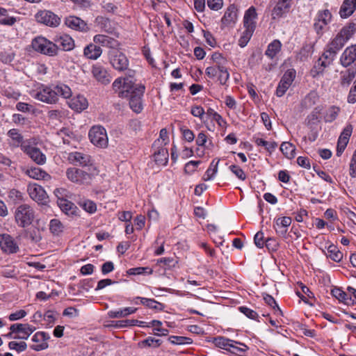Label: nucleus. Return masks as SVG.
Listing matches in <instances>:
<instances>
[{
    "label": "nucleus",
    "instance_id": "obj_54",
    "mask_svg": "<svg viewBox=\"0 0 356 356\" xmlns=\"http://www.w3.org/2000/svg\"><path fill=\"white\" fill-rule=\"evenodd\" d=\"M253 33H254V31H250L245 29V31L243 32V34L238 40L239 46H241V47H244L245 46H246V44L250 40Z\"/></svg>",
    "mask_w": 356,
    "mask_h": 356
},
{
    "label": "nucleus",
    "instance_id": "obj_21",
    "mask_svg": "<svg viewBox=\"0 0 356 356\" xmlns=\"http://www.w3.org/2000/svg\"><path fill=\"white\" fill-rule=\"evenodd\" d=\"M257 19V13L254 6H250L244 14L243 26L245 29L254 31L256 28V20Z\"/></svg>",
    "mask_w": 356,
    "mask_h": 356
},
{
    "label": "nucleus",
    "instance_id": "obj_59",
    "mask_svg": "<svg viewBox=\"0 0 356 356\" xmlns=\"http://www.w3.org/2000/svg\"><path fill=\"white\" fill-rule=\"evenodd\" d=\"M136 323H137V320H134V319L122 320V321H118L115 322V324L113 325V326L116 328L131 327V326H134Z\"/></svg>",
    "mask_w": 356,
    "mask_h": 356
},
{
    "label": "nucleus",
    "instance_id": "obj_19",
    "mask_svg": "<svg viewBox=\"0 0 356 356\" xmlns=\"http://www.w3.org/2000/svg\"><path fill=\"white\" fill-rule=\"evenodd\" d=\"M50 337L49 334L44 332H38L32 337L33 342L35 343L31 346V348L35 350L40 351L45 350L48 348L47 341Z\"/></svg>",
    "mask_w": 356,
    "mask_h": 356
},
{
    "label": "nucleus",
    "instance_id": "obj_28",
    "mask_svg": "<svg viewBox=\"0 0 356 356\" xmlns=\"http://www.w3.org/2000/svg\"><path fill=\"white\" fill-rule=\"evenodd\" d=\"M291 222L292 220L290 217L278 218L273 225V228L278 235L284 236L287 232V228L291 224Z\"/></svg>",
    "mask_w": 356,
    "mask_h": 356
},
{
    "label": "nucleus",
    "instance_id": "obj_8",
    "mask_svg": "<svg viewBox=\"0 0 356 356\" xmlns=\"http://www.w3.org/2000/svg\"><path fill=\"white\" fill-rule=\"evenodd\" d=\"M90 142L95 146L105 148L108 146V139L106 129L102 126H93L88 134Z\"/></svg>",
    "mask_w": 356,
    "mask_h": 356
},
{
    "label": "nucleus",
    "instance_id": "obj_51",
    "mask_svg": "<svg viewBox=\"0 0 356 356\" xmlns=\"http://www.w3.org/2000/svg\"><path fill=\"white\" fill-rule=\"evenodd\" d=\"M153 273V270L149 267H136L132 268L127 270L129 275H143L148 274L151 275Z\"/></svg>",
    "mask_w": 356,
    "mask_h": 356
},
{
    "label": "nucleus",
    "instance_id": "obj_40",
    "mask_svg": "<svg viewBox=\"0 0 356 356\" xmlns=\"http://www.w3.org/2000/svg\"><path fill=\"white\" fill-rule=\"evenodd\" d=\"M17 22L14 17L8 16L6 8H0V24L12 26Z\"/></svg>",
    "mask_w": 356,
    "mask_h": 356
},
{
    "label": "nucleus",
    "instance_id": "obj_38",
    "mask_svg": "<svg viewBox=\"0 0 356 356\" xmlns=\"http://www.w3.org/2000/svg\"><path fill=\"white\" fill-rule=\"evenodd\" d=\"M326 256L335 262H339L343 258V253L338 250L337 246L331 244L327 248Z\"/></svg>",
    "mask_w": 356,
    "mask_h": 356
},
{
    "label": "nucleus",
    "instance_id": "obj_20",
    "mask_svg": "<svg viewBox=\"0 0 356 356\" xmlns=\"http://www.w3.org/2000/svg\"><path fill=\"white\" fill-rule=\"evenodd\" d=\"M238 8L234 4H232L226 9L221 23L223 26H233L238 18Z\"/></svg>",
    "mask_w": 356,
    "mask_h": 356
},
{
    "label": "nucleus",
    "instance_id": "obj_63",
    "mask_svg": "<svg viewBox=\"0 0 356 356\" xmlns=\"http://www.w3.org/2000/svg\"><path fill=\"white\" fill-rule=\"evenodd\" d=\"M349 175L353 178L356 177V149L354 151L350 162Z\"/></svg>",
    "mask_w": 356,
    "mask_h": 356
},
{
    "label": "nucleus",
    "instance_id": "obj_61",
    "mask_svg": "<svg viewBox=\"0 0 356 356\" xmlns=\"http://www.w3.org/2000/svg\"><path fill=\"white\" fill-rule=\"evenodd\" d=\"M180 131L182 134L183 138L188 141V142H192L195 138V135L193 132L185 127H180Z\"/></svg>",
    "mask_w": 356,
    "mask_h": 356
},
{
    "label": "nucleus",
    "instance_id": "obj_55",
    "mask_svg": "<svg viewBox=\"0 0 356 356\" xmlns=\"http://www.w3.org/2000/svg\"><path fill=\"white\" fill-rule=\"evenodd\" d=\"M81 206L86 211L90 213H93L97 210L96 204L89 200H84L82 203H81Z\"/></svg>",
    "mask_w": 356,
    "mask_h": 356
},
{
    "label": "nucleus",
    "instance_id": "obj_60",
    "mask_svg": "<svg viewBox=\"0 0 356 356\" xmlns=\"http://www.w3.org/2000/svg\"><path fill=\"white\" fill-rule=\"evenodd\" d=\"M218 80L221 84L224 85L229 79V74L227 69L224 67H218Z\"/></svg>",
    "mask_w": 356,
    "mask_h": 356
},
{
    "label": "nucleus",
    "instance_id": "obj_10",
    "mask_svg": "<svg viewBox=\"0 0 356 356\" xmlns=\"http://www.w3.org/2000/svg\"><path fill=\"white\" fill-rule=\"evenodd\" d=\"M27 193L29 197L40 204H46L48 202V195L44 188L36 183H30L27 186Z\"/></svg>",
    "mask_w": 356,
    "mask_h": 356
},
{
    "label": "nucleus",
    "instance_id": "obj_23",
    "mask_svg": "<svg viewBox=\"0 0 356 356\" xmlns=\"http://www.w3.org/2000/svg\"><path fill=\"white\" fill-rule=\"evenodd\" d=\"M356 60V44L347 47L340 58L341 64L348 67Z\"/></svg>",
    "mask_w": 356,
    "mask_h": 356
},
{
    "label": "nucleus",
    "instance_id": "obj_22",
    "mask_svg": "<svg viewBox=\"0 0 356 356\" xmlns=\"http://www.w3.org/2000/svg\"><path fill=\"white\" fill-rule=\"evenodd\" d=\"M65 23L67 27L75 31L87 32L89 30L86 22L78 17L69 16L65 19Z\"/></svg>",
    "mask_w": 356,
    "mask_h": 356
},
{
    "label": "nucleus",
    "instance_id": "obj_15",
    "mask_svg": "<svg viewBox=\"0 0 356 356\" xmlns=\"http://www.w3.org/2000/svg\"><path fill=\"white\" fill-rule=\"evenodd\" d=\"M91 72L93 77L103 85H107L111 81V76L107 70L99 64L93 65Z\"/></svg>",
    "mask_w": 356,
    "mask_h": 356
},
{
    "label": "nucleus",
    "instance_id": "obj_43",
    "mask_svg": "<svg viewBox=\"0 0 356 356\" xmlns=\"http://www.w3.org/2000/svg\"><path fill=\"white\" fill-rule=\"evenodd\" d=\"M169 143V137L166 129H162L159 137L153 143V147H165Z\"/></svg>",
    "mask_w": 356,
    "mask_h": 356
},
{
    "label": "nucleus",
    "instance_id": "obj_46",
    "mask_svg": "<svg viewBox=\"0 0 356 356\" xmlns=\"http://www.w3.org/2000/svg\"><path fill=\"white\" fill-rule=\"evenodd\" d=\"M8 196L15 204L25 201L24 193L15 188L11 189L8 192Z\"/></svg>",
    "mask_w": 356,
    "mask_h": 356
},
{
    "label": "nucleus",
    "instance_id": "obj_48",
    "mask_svg": "<svg viewBox=\"0 0 356 356\" xmlns=\"http://www.w3.org/2000/svg\"><path fill=\"white\" fill-rule=\"evenodd\" d=\"M213 343L215 345L220 348H223L225 350H228V349H230L229 344L233 343V340H230L229 339L220 337L217 338L213 339Z\"/></svg>",
    "mask_w": 356,
    "mask_h": 356
},
{
    "label": "nucleus",
    "instance_id": "obj_12",
    "mask_svg": "<svg viewBox=\"0 0 356 356\" xmlns=\"http://www.w3.org/2000/svg\"><path fill=\"white\" fill-rule=\"evenodd\" d=\"M296 77V71L293 69L287 70L282 76L276 89V95L282 97L292 84Z\"/></svg>",
    "mask_w": 356,
    "mask_h": 356
},
{
    "label": "nucleus",
    "instance_id": "obj_3",
    "mask_svg": "<svg viewBox=\"0 0 356 356\" xmlns=\"http://www.w3.org/2000/svg\"><path fill=\"white\" fill-rule=\"evenodd\" d=\"M14 217L18 227L26 228L30 226L34 221L35 212L29 204H22L15 209Z\"/></svg>",
    "mask_w": 356,
    "mask_h": 356
},
{
    "label": "nucleus",
    "instance_id": "obj_17",
    "mask_svg": "<svg viewBox=\"0 0 356 356\" xmlns=\"http://www.w3.org/2000/svg\"><path fill=\"white\" fill-rule=\"evenodd\" d=\"M54 42L57 44L58 48H61L62 50L69 51L72 50L74 47V40L73 38L67 34L56 35L53 38Z\"/></svg>",
    "mask_w": 356,
    "mask_h": 356
},
{
    "label": "nucleus",
    "instance_id": "obj_37",
    "mask_svg": "<svg viewBox=\"0 0 356 356\" xmlns=\"http://www.w3.org/2000/svg\"><path fill=\"white\" fill-rule=\"evenodd\" d=\"M346 41L342 38L339 34L329 42L326 46L331 50L334 51L337 54L338 51L342 49L346 44Z\"/></svg>",
    "mask_w": 356,
    "mask_h": 356
},
{
    "label": "nucleus",
    "instance_id": "obj_62",
    "mask_svg": "<svg viewBox=\"0 0 356 356\" xmlns=\"http://www.w3.org/2000/svg\"><path fill=\"white\" fill-rule=\"evenodd\" d=\"M199 164V161H190L185 165L184 170L188 174H192L196 170Z\"/></svg>",
    "mask_w": 356,
    "mask_h": 356
},
{
    "label": "nucleus",
    "instance_id": "obj_42",
    "mask_svg": "<svg viewBox=\"0 0 356 356\" xmlns=\"http://www.w3.org/2000/svg\"><path fill=\"white\" fill-rule=\"evenodd\" d=\"M64 225L56 218L52 219L49 222V230L55 236L60 235L64 230Z\"/></svg>",
    "mask_w": 356,
    "mask_h": 356
},
{
    "label": "nucleus",
    "instance_id": "obj_39",
    "mask_svg": "<svg viewBox=\"0 0 356 356\" xmlns=\"http://www.w3.org/2000/svg\"><path fill=\"white\" fill-rule=\"evenodd\" d=\"M355 31L356 24L350 23L344 26L338 34L347 42L355 33Z\"/></svg>",
    "mask_w": 356,
    "mask_h": 356
},
{
    "label": "nucleus",
    "instance_id": "obj_56",
    "mask_svg": "<svg viewBox=\"0 0 356 356\" xmlns=\"http://www.w3.org/2000/svg\"><path fill=\"white\" fill-rule=\"evenodd\" d=\"M230 349H228L229 351L236 353L237 352H244L248 350V346L243 343H238L235 341H233L232 344H229Z\"/></svg>",
    "mask_w": 356,
    "mask_h": 356
},
{
    "label": "nucleus",
    "instance_id": "obj_14",
    "mask_svg": "<svg viewBox=\"0 0 356 356\" xmlns=\"http://www.w3.org/2000/svg\"><path fill=\"white\" fill-rule=\"evenodd\" d=\"M22 151L26 153L35 163L38 165H43L46 163V156L40 149L30 145H23Z\"/></svg>",
    "mask_w": 356,
    "mask_h": 356
},
{
    "label": "nucleus",
    "instance_id": "obj_13",
    "mask_svg": "<svg viewBox=\"0 0 356 356\" xmlns=\"http://www.w3.org/2000/svg\"><path fill=\"white\" fill-rule=\"evenodd\" d=\"M10 330L17 334L13 339L25 340L35 331V327L28 323H15L11 325Z\"/></svg>",
    "mask_w": 356,
    "mask_h": 356
},
{
    "label": "nucleus",
    "instance_id": "obj_9",
    "mask_svg": "<svg viewBox=\"0 0 356 356\" xmlns=\"http://www.w3.org/2000/svg\"><path fill=\"white\" fill-rule=\"evenodd\" d=\"M66 176L70 181L79 184H88L93 177L91 173L76 168L67 169Z\"/></svg>",
    "mask_w": 356,
    "mask_h": 356
},
{
    "label": "nucleus",
    "instance_id": "obj_24",
    "mask_svg": "<svg viewBox=\"0 0 356 356\" xmlns=\"http://www.w3.org/2000/svg\"><path fill=\"white\" fill-rule=\"evenodd\" d=\"M93 42L95 44H99L103 47L110 48L111 49H116L118 47V41L108 35L98 34L95 35L93 38Z\"/></svg>",
    "mask_w": 356,
    "mask_h": 356
},
{
    "label": "nucleus",
    "instance_id": "obj_1",
    "mask_svg": "<svg viewBox=\"0 0 356 356\" xmlns=\"http://www.w3.org/2000/svg\"><path fill=\"white\" fill-rule=\"evenodd\" d=\"M113 90L121 98L128 99L131 108L136 113L143 109L142 97L145 87L142 84H135L128 77L116 79L112 84Z\"/></svg>",
    "mask_w": 356,
    "mask_h": 356
},
{
    "label": "nucleus",
    "instance_id": "obj_27",
    "mask_svg": "<svg viewBox=\"0 0 356 356\" xmlns=\"http://www.w3.org/2000/svg\"><path fill=\"white\" fill-rule=\"evenodd\" d=\"M68 105L72 110L81 112L88 108V102L83 95H78L69 101Z\"/></svg>",
    "mask_w": 356,
    "mask_h": 356
},
{
    "label": "nucleus",
    "instance_id": "obj_7",
    "mask_svg": "<svg viewBox=\"0 0 356 356\" xmlns=\"http://www.w3.org/2000/svg\"><path fill=\"white\" fill-rule=\"evenodd\" d=\"M35 21L41 24L55 28L60 25V18L49 10H38L34 15Z\"/></svg>",
    "mask_w": 356,
    "mask_h": 356
},
{
    "label": "nucleus",
    "instance_id": "obj_32",
    "mask_svg": "<svg viewBox=\"0 0 356 356\" xmlns=\"http://www.w3.org/2000/svg\"><path fill=\"white\" fill-rule=\"evenodd\" d=\"M356 10V0H344L339 10L342 18L350 16Z\"/></svg>",
    "mask_w": 356,
    "mask_h": 356
},
{
    "label": "nucleus",
    "instance_id": "obj_64",
    "mask_svg": "<svg viewBox=\"0 0 356 356\" xmlns=\"http://www.w3.org/2000/svg\"><path fill=\"white\" fill-rule=\"evenodd\" d=\"M230 170L241 180H245L246 176L243 170L238 166L232 165L229 166Z\"/></svg>",
    "mask_w": 356,
    "mask_h": 356
},
{
    "label": "nucleus",
    "instance_id": "obj_50",
    "mask_svg": "<svg viewBox=\"0 0 356 356\" xmlns=\"http://www.w3.org/2000/svg\"><path fill=\"white\" fill-rule=\"evenodd\" d=\"M218 163L219 160H218L216 162H215V160H213L211 162L209 168L207 169L204 174V179L205 181L211 179L217 172Z\"/></svg>",
    "mask_w": 356,
    "mask_h": 356
},
{
    "label": "nucleus",
    "instance_id": "obj_30",
    "mask_svg": "<svg viewBox=\"0 0 356 356\" xmlns=\"http://www.w3.org/2000/svg\"><path fill=\"white\" fill-rule=\"evenodd\" d=\"M356 75V67H351L340 72V84L342 87H348Z\"/></svg>",
    "mask_w": 356,
    "mask_h": 356
},
{
    "label": "nucleus",
    "instance_id": "obj_57",
    "mask_svg": "<svg viewBox=\"0 0 356 356\" xmlns=\"http://www.w3.org/2000/svg\"><path fill=\"white\" fill-rule=\"evenodd\" d=\"M317 17L318 20L321 22L323 25H327L330 21L332 15L328 10H324L323 11L318 13Z\"/></svg>",
    "mask_w": 356,
    "mask_h": 356
},
{
    "label": "nucleus",
    "instance_id": "obj_31",
    "mask_svg": "<svg viewBox=\"0 0 356 356\" xmlns=\"http://www.w3.org/2000/svg\"><path fill=\"white\" fill-rule=\"evenodd\" d=\"M8 136L10 137L11 142L10 144L13 147H20L22 149L23 145H29V143L23 140V136L16 129H11L8 131Z\"/></svg>",
    "mask_w": 356,
    "mask_h": 356
},
{
    "label": "nucleus",
    "instance_id": "obj_47",
    "mask_svg": "<svg viewBox=\"0 0 356 356\" xmlns=\"http://www.w3.org/2000/svg\"><path fill=\"white\" fill-rule=\"evenodd\" d=\"M255 143L259 146L264 147L265 149L269 152L274 151L277 146V143L274 141H266L263 138H257L255 140Z\"/></svg>",
    "mask_w": 356,
    "mask_h": 356
},
{
    "label": "nucleus",
    "instance_id": "obj_34",
    "mask_svg": "<svg viewBox=\"0 0 356 356\" xmlns=\"http://www.w3.org/2000/svg\"><path fill=\"white\" fill-rule=\"evenodd\" d=\"M136 311L137 308L128 307L118 310H111L108 312V316L112 318H121L134 314Z\"/></svg>",
    "mask_w": 356,
    "mask_h": 356
},
{
    "label": "nucleus",
    "instance_id": "obj_2",
    "mask_svg": "<svg viewBox=\"0 0 356 356\" xmlns=\"http://www.w3.org/2000/svg\"><path fill=\"white\" fill-rule=\"evenodd\" d=\"M31 95L36 100L48 104H55L58 102L60 96L68 99L72 96V92L71 88L64 83L42 84Z\"/></svg>",
    "mask_w": 356,
    "mask_h": 356
},
{
    "label": "nucleus",
    "instance_id": "obj_5",
    "mask_svg": "<svg viewBox=\"0 0 356 356\" xmlns=\"http://www.w3.org/2000/svg\"><path fill=\"white\" fill-rule=\"evenodd\" d=\"M337 54L330 49L327 46L325 48L322 56L315 63L311 70V74L313 77H316L323 74L325 69L329 67L334 60Z\"/></svg>",
    "mask_w": 356,
    "mask_h": 356
},
{
    "label": "nucleus",
    "instance_id": "obj_16",
    "mask_svg": "<svg viewBox=\"0 0 356 356\" xmlns=\"http://www.w3.org/2000/svg\"><path fill=\"white\" fill-rule=\"evenodd\" d=\"M0 247L7 253L12 254L18 251L19 247L15 239L9 234H0Z\"/></svg>",
    "mask_w": 356,
    "mask_h": 356
},
{
    "label": "nucleus",
    "instance_id": "obj_11",
    "mask_svg": "<svg viewBox=\"0 0 356 356\" xmlns=\"http://www.w3.org/2000/svg\"><path fill=\"white\" fill-rule=\"evenodd\" d=\"M293 0H277L271 11L273 19L284 17L289 13Z\"/></svg>",
    "mask_w": 356,
    "mask_h": 356
},
{
    "label": "nucleus",
    "instance_id": "obj_6",
    "mask_svg": "<svg viewBox=\"0 0 356 356\" xmlns=\"http://www.w3.org/2000/svg\"><path fill=\"white\" fill-rule=\"evenodd\" d=\"M109 63L118 72L129 70V62L127 56L118 49H111L108 52Z\"/></svg>",
    "mask_w": 356,
    "mask_h": 356
},
{
    "label": "nucleus",
    "instance_id": "obj_53",
    "mask_svg": "<svg viewBox=\"0 0 356 356\" xmlns=\"http://www.w3.org/2000/svg\"><path fill=\"white\" fill-rule=\"evenodd\" d=\"M140 304L147 307L156 309H160L161 306V304L155 300L146 298L140 299Z\"/></svg>",
    "mask_w": 356,
    "mask_h": 356
},
{
    "label": "nucleus",
    "instance_id": "obj_36",
    "mask_svg": "<svg viewBox=\"0 0 356 356\" xmlns=\"http://www.w3.org/2000/svg\"><path fill=\"white\" fill-rule=\"evenodd\" d=\"M332 295L338 299L340 302H343L346 305H354L355 302L351 298H348L346 292L339 288H334L331 291Z\"/></svg>",
    "mask_w": 356,
    "mask_h": 356
},
{
    "label": "nucleus",
    "instance_id": "obj_49",
    "mask_svg": "<svg viewBox=\"0 0 356 356\" xmlns=\"http://www.w3.org/2000/svg\"><path fill=\"white\" fill-rule=\"evenodd\" d=\"M168 340L171 343L176 345L189 344L192 343L191 338L181 336H170Z\"/></svg>",
    "mask_w": 356,
    "mask_h": 356
},
{
    "label": "nucleus",
    "instance_id": "obj_45",
    "mask_svg": "<svg viewBox=\"0 0 356 356\" xmlns=\"http://www.w3.org/2000/svg\"><path fill=\"white\" fill-rule=\"evenodd\" d=\"M162 323L157 320L152 321L148 323L147 327H154V330L156 331L155 334L159 336H165L168 334V330L165 328L161 327Z\"/></svg>",
    "mask_w": 356,
    "mask_h": 356
},
{
    "label": "nucleus",
    "instance_id": "obj_25",
    "mask_svg": "<svg viewBox=\"0 0 356 356\" xmlns=\"http://www.w3.org/2000/svg\"><path fill=\"white\" fill-rule=\"evenodd\" d=\"M153 157L156 164L165 165L168 161L169 154L165 147H153Z\"/></svg>",
    "mask_w": 356,
    "mask_h": 356
},
{
    "label": "nucleus",
    "instance_id": "obj_33",
    "mask_svg": "<svg viewBox=\"0 0 356 356\" xmlns=\"http://www.w3.org/2000/svg\"><path fill=\"white\" fill-rule=\"evenodd\" d=\"M26 175H28L30 178L34 179H43V180H49L51 179V177L49 174H47L45 171L42 170L41 168L38 167L31 168L27 169L25 172Z\"/></svg>",
    "mask_w": 356,
    "mask_h": 356
},
{
    "label": "nucleus",
    "instance_id": "obj_35",
    "mask_svg": "<svg viewBox=\"0 0 356 356\" xmlns=\"http://www.w3.org/2000/svg\"><path fill=\"white\" fill-rule=\"evenodd\" d=\"M282 46V43L279 40H274L268 45L265 55L270 59L274 58L281 51Z\"/></svg>",
    "mask_w": 356,
    "mask_h": 356
},
{
    "label": "nucleus",
    "instance_id": "obj_44",
    "mask_svg": "<svg viewBox=\"0 0 356 356\" xmlns=\"http://www.w3.org/2000/svg\"><path fill=\"white\" fill-rule=\"evenodd\" d=\"M340 111V108L337 106H331L326 111V113L324 116V120L325 122H333L338 116L339 113Z\"/></svg>",
    "mask_w": 356,
    "mask_h": 356
},
{
    "label": "nucleus",
    "instance_id": "obj_52",
    "mask_svg": "<svg viewBox=\"0 0 356 356\" xmlns=\"http://www.w3.org/2000/svg\"><path fill=\"white\" fill-rule=\"evenodd\" d=\"M8 347L10 350H16L17 353H22L26 349L27 345L24 341L17 342L12 341L9 342Z\"/></svg>",
    "mask_w": 356,
    "mask_h": 356
},
{
    "label": "nucleus",
    "instance_id": "obj_18",
    "mask_svg": "<svg viewBox=\"0 0 356 356\" xmlns=\"http://www.w3.org/2000/svg\"><path fill=\"white\" fill-rule=\"evenodd\" d=\"M67 159L73 165L88 166L92 164L91 156L85 153L79 152H71L68 154Z\"/></svg>",
    "mask_w": 356,
    "mask_h": 356
},
{
    "label": "nucleus",
    "instance_id": "obj_29",
    "mask_svg": "<svg viewBox=\"0 0 356 356\" xmlns=\"http://www.w3.org/2000/svg\"><path fill=\"white\" fill-rule=\"evenodd\" d=\"M102 54V48L94 43L88 44L83 49L84 56L90 60H97L101 56Z\"/></svg>",
    "mask_w": 356,
    "mask_h": 356
},
{
    "label": "nucleus",
    "instance_id": "obj_4",
    "mask_svg": "<svg viewBox=\"0 0 356 356\" xmlns=\"http://www.w3.org/2000/svg\"><path fill=\"white\" fill-rule=\"evenodd\" d=\"M32 48L37 52L48 56L58 54V48L54 41H50L43 36H38L32 40Z\"/></svg>",
    "mask_w": 356,
    "mask_h": 356
},
{
    "label": "nucleus",
    "instance_id": "obj_41",
    "mask_svg": "<svg viewBox=\"0 0 356 356\" xmlns=\"http://www.w3.org/2000/svg\"><path fill=\"white\" fill-rule=\"evenodd\" d=\"M280 150L285 155V156L289 159L295 157L296 147L289 142H283L280 146Z\"/></svg>",
    "mask_w": 356,
    "mask_h": 356
},
{
    "label": "nucleus",
    "instance_id": "obj_58",
    "mask_svg": "<svg viewBox=\"0 0 356 356\" xmlns=\"http://www.w3.org/2000/svg\"><path fill=\"white\" fill-rule=\"evenodd\" d=\"M238 310L250 319L255 320L258 318L257 313L247 307L241 306L238 307Z\"/></svg>",
    "mask_w": 356,
    "mask_h": 356
},
{
    "label": "nucleus",
    "instance_id": "obj_26",
    "mask_svg": "<svg viewBox=\"0 0 356 356\" xmlns=\"http://www.w3.org/2000/svg\"><path fill=\"white\" fill-rule=\"evenodd\" d=\"M57 204L60 209L67 216H76L78 208L72 202L61 197H58Z\"/></svg>",
    "mask_w": 356,
    "mask_h": 356
}]
</instances>
